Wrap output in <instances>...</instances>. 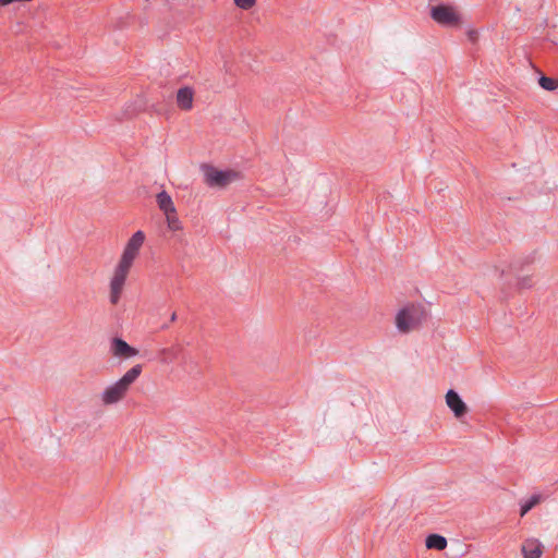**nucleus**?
<instances>
[{
	"label": "nucleus",
	"instance_id": "f257e3e1",
	"mask_svg": "<svg viewBox=\"0 0 558 558\" xmlns=\"http://www.w3.org/2000/svg\"><path fill=\"white\" fill-rule=\"evenodd\" d=\"M140 252V231L135 232L130 241L128 242L122 256L120 258L119 264L116 267L113 272L111 282H110V302L112 304H117L121 292L123 290V286L125 279L129 275V271L133 265V262L137 257Z\"/></svg>",
	"mask_w": 558,
	"mask_h": 558
},
{
	"label": "nucleus",
	"instance_id": "a211bd4d",
	"mask_svg": "<svg viewBox=\"0 0 558 558\" xmlns=\"http://www.w3.org/2000/svg\"><path fill=\"white\" fill-rule=\"evenodd\" d=\"M518 283L521 288H531L532 287V280L529 277L520 278Z\"/></svg>",
	"mask_w": 558,
	"mask_h": 558
},
{
	"label": "nucleus",
	"instance_id": "9b49d317",
	"mask_svg": "<svg viewBox=\"0 0 558 558\" xmlns=\"http://www.w3.org/2000/svg\"><path fill=\"white\" fill-rule=\"evenodd\" d=\"M425 544L429 549L442 550L447 547V539L439 534H430L426 537Z\"/></svg>",
	"mask_w": 558,
	"mask_h": 558
},
{
	"label": "nucleus",
	"instance_id": "aec40b11",
	"mask_svg": "<svg viewBox=\"0 0 558 558\" xmlns=\"http://www.w3.org/2000/svg\"><path fill=\"white\" fill-rule=\"evenodd\" d=\"M175 319H177V314L172 313L169 322L171 323V322H174Z\"/></svg>",
	"mask_w": 558,
	"mask_h": 558
},
{
	"label": "nucleus",
	"instance_id": "39448f33",
	"mask_svg": "<svg viewBox=\"0 0 558 558\" xmlns=\"http://www.w3.org/2000/svg\"><path fill=\"white\" fill-rule=\"evenodd\" d=\"M430 17L441 26H456L460 23V15L456 10L446 4L433 5L429 9Z\"/></svg>",
	"mask_w": 558,
	"mask_h": 558
},
{
	"label": "nucleus",
	"instance_id": "1a4fd4ad",
	"mask_svg": "<svg viewBox=\"0 0 558 558\" xmlns=\"http://www.w3.org/2000/svg\"><path fill=\"white\" fill-rule=\"evenodd\" d=\"M193 90L190 87H182L177 93V104L183 110H190L193 106Z\"/></svg>",
	"mask_w": 558,
	"mask_h": 558
},
{
	"label": "nucleus",
	"instance_id": "ddd939ff",
	"mask_svg": "<svg viewBox=\"0 0 558 558\" xmlns=\"http://www.w3.org/2000/svg\"><path fill=\"white\" fill-rule=\"evenodd\" d=\"M167 226L171 231H179L182 229L181 221L177 215V209L172 213H165Z\"/></svg>",
	"mask_w": 558,
	"mask_h": 558
},
{
	"label": "nucleus",
	"instance_id": "f3484780",
	"mask_svg": "<svg viewBox=\"0 0 558 558\" xmlns=\"http://www.w3.org/2000/svg\"><path fill=\"white\" fill-rule=\"evenodd\" d=\"M148 324L151 326V329H153V330L165 329V328H167V327L169 326V324H168V323H166V322H165V323H162V324H156V323H155V320H154L153 318H150V319L148 320Z\"/></svg>",
	"mask_w": 558,
	"mask_h": 558
},
{
	"label": "nucleus",
	"instance_id": "423d86ee",
	"mask_svg": "<svg viewBox=\"0 0 558 558\" xmlns=\"http://www.w3.org/2000/svg\"><path fill=\"white\" fill-rule=\"evenodd\" d=\"M205 182L210 187H225L238 178V173L231 170H217L207 167L204 173Z\"/></svg>",
	"mask_w": 558,
	"mask_h": 558
},
{
	"label": "nucleus",
	"instance_id": "2eb2a0df",
	"mask_svg": "<svg viewBox=\"0 0 558 558\" xmlns=\"http://www.w3.org/2000/svg\"><path fill=\"white\" fill-rule=\"evenodd\" d=\"M538 83L545 90H555L558 87V81L547 76H541Z\"/></svg>",
	"mask_w": 558,
	"mask_h": 558
},
{
	"label": "nucleus",
	"instance_id": "6e6552de",
	"mask_svg": "<svg viewBox=\"0 0 558 558\" xmlns=\"http://www.w3.org/2000/svg\"><path fill=\"white\" fill-rule=\"evenodd\" d=\"M543 553V545L537 539H526L522 544V554L524 558H541Z\"/></svg>",
	"mask_w": 558,
	"mask_h": 558
},
{
	"label": "nucleus",
	"instance_id": "4468645a",
	"mask_svg": "<svg viewBox=\"0 0 558 558\" xmlns=\"http://www.w3.org/2000/svg\"><path fill=\"white\" fill-rule=\"evenodd\" d=\"M541 500V495H532L529 499L521 504L520 515L524 517Z\"/></svg>",
	"mask_w": 558,
	"mask_h": 558
},
{
	"label": "nucleus",
	"instance_id": "20e7f679",
	"mask_svg": "<svg viewBox=\"0 0 558 558\" xmlns=\"http://www.w3.org/2000/svg\"><path fill=\"white\" fill-rule=\"evenodd\" d=\"M108 352L119 364L125 363L138 354L137 348L129 344L119 337L110 339Z\"/></svg>",
	"mask_w": 558,
	"mask_h": 558
},
{
	"label": "nucleus",
	"instance_id": "f03ea898",
	"mask_svg": "<svg viewBox=\"0 0 558 558\" xmlns=\"http://www.w3.org/2000/svg\"><path fill=\"white\" fill-rule=\"evenodd\" d=\"M140 376V365L131 367L119 380L107 386L100 393V402L105 407L122 401Z\"/></svg>",
	"mask_w": 558,
	"mask_h": 558
},
{
	"label": "nucleus",
	"instance_id": "f8f14e48",
	"mask_svg": "<svg viewBox=\"0 0 558 558\" xmlns=\"http://www.w3.org/2000/svg\"><path fill=\"white\" fill-rule=\"evenodd\" d=\"M182 350L179 347L163 349L160 352V361L163 363H171L180 357Z\"/></svg>",
	"mask_w": 558,
	"mask_h": 558
},
{
	"label": "nucleus",
	"instance_id": "dca6fc26",
	"mask_svg": "<svg viewBox=\"0 0 558 558\" xmlns=\"http://www.w3.org/2000/svg\"><path fill=\"white\" fill-rule=\"evenodd\" d=\"M234 1V4L241 9V10H250L252 9L255 3H256V0H233Z\"/></svg>",
	"mask_w": 558,
	"mask_h": 558
},
{
	"label": "nucleus",
	"instance_id": "0eeeda50",
	"mask_svg": "<svg viewBox=\"0 0 558 558\" xmlns=\"http://www.w3.org/2000/svg\"><path fill=\"white\" fill-rule=\"evenodd\" d=\"M446 403L456 417L463 416L468 411L464 401L461 399L459 393L452 389L448 390L446 393Z\"/></svg>",
	"mask_w": 558,
	"mask_h": 558
},
{
	"label": "nucleus",
	"instance_id": "9d476101",
	"mask_svg": "<svg viewBox=\"0 0 558 558\" xmlns=\"http://www.w3.org/2000/svg\"><path fill=\"white\" fill-rule=\"evenodd\" d=\"M156 201H157L159 209L163 214L174 211L175 207L172 202V198L166 191L159 192L156 196Z\"/></svg>",
	"mask_w": 558,
	"mask_h": 558
},
{
	"label": "nucleus",
	"instance_id": "6ab92c4d",
	"mask_svg": "<svg viewBox=\"0 0 558 558\" xmlns=\"http://www.w3.org/2000/svg\"><path fill=\"white\" fill-rule=\"evenodd\" d=\"M182 362L185 365H190V366H193V367H195V365H196L195 362L192 360V357L185 356V355L182 356Z\"/></svg>",
	"mask_w": 558,
	"mask_h": 558
},
{
	"label": "nucleus",
	"instance_id": "7ed1b4c3",
	"mask_svg": "<svg viewBox=\"0 0 558 558\" xmlns=\"http://www.w3.org/2000/svg\"><path fill=\"white\" fill-rule=\"evenodd\" d=\"M425 318V311L421 305L409 304L401 308L396 316V326L401 332H409L417 328Z\"/></svg>",
	"mask_w": 558,
	"mask_h": 558
}]
</instances>
